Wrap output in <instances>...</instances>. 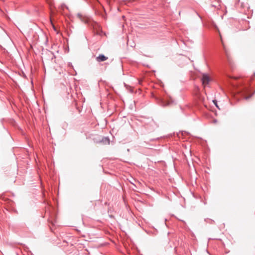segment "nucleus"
I'll return each mask as SVG.
<instances>
[{
    "label": "nucleus",
    "instance_id": "obj_1",
    "mask_svg": "<svg viewBox=\"0 0 255 255\" xmlns=\"http://www.w3.org/2000/svg\"><path fill=\"white\" fill-rule=\"evenodd\" d=\"M202 84L205 86H207L210 81V78L207 74H203L201 79Z\"/></svg>",
    "mask_w": 255,
    "mask_h": 255
},
{
    "label": "nucleus",
    "instance_id": "obj_2",
    "mask_svg": "<svg viewBox=\"0 0 255 255\" xmlns=\"http://www.w3.org/2000/svg\"><path fill=\"white\" fill-rule=\"evenodd\" d=\"M108 59V57L105 56L103 54H100L96 58L97 61L100 62L107 60Z\"/></svg>",
    "mask_w": 255,
    "mask_h": 255
},
{
    "label": "nucleus",
    "instance_id": "obj_3",
    "mask_svg": "<svg viewBox=\"0 0 255 255\" xmlns=\"http://www.w3.org/2000/svg\"><path fill=\"white\" fill-rule=\"evenodd\" d=\"M172 103V102L166 101L164 100L161 99L160 101V105L162 107H166L169 106Z\"/></svg>",
    "mask_w": 255,
    "mask_h": 255
},
{
    "label": "nucleus",
    "instance_id": "obj_4",
    "mask_svg": "<svg viewBox=\"0 0 255 255\" xmlns=\"http://www.w3.org/2000/svg\"><path fill=\"white\" fill-rule=\"evenodd\" d=\"M102 141L106 142H107V143H108L109 144L110 143V140H109V139L108 137H104Z\"/></svg>",
    "mask_w": 255,
    "mask_h": 255
},
{
    "label": "nucleus",
    "instance_id": "obj_5",
    "mask_svg": "<svg viewBox=\"0 0 255 255\" xmlns=\"http://www.w3.org/2000/svg\"><path fill=\"white\" fill-rule=\"evenodd\" d=\"M213 102L215 104V105H216V107L219 108L218 106L217 105V101L216 100H213Z\"/></svg>",
    "mask_w": 255,
    "mask_h": 255
},
{
    "label": "nucleus",
    "instance_id": "obj_6",
    "mask_svg": "<svg viewBox=\"0 0 255 255\" xmlns=\"http://www.w3.org/2000/svg\"><path fill=\"white\" fill-rule=\"evenodd\" d=\"M225 52H226V55H227V58H228V59H229V56H228V53H227V51H225Z\"/></svg>",
    "mask_w": 255,
    "mask_h": 255
},
{
    "label": "nucleus",
    "instance_id": "obj_7",
    "mask_svg": "<svg viewBox=\"0 0 255 255\" xmlns=\"http://www.w3.org/2000/svg\"><path fill=\"white\" fill-rule=\"evenodd\" d=\"M78 16L80 18L82 15L80 14H78Z\"/></svg>",
    "mask_w": 255,
    "mask_h": 255
}]
</instances>
